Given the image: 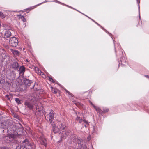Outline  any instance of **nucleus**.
<instances>
[{
	"label": "nucleus",
	"instance_id": "bb28decb",
	"mask_svg": "<svg viewBox=\"0 0 149 149\" xmlns=\"http://www.w3.org/2000/svg\"><path fill=\"white\" fill-rule=\"evenodd\" d=\"M51 89L53 93H54L55 94L57 93V91L56 89L52 87H51Z\"/></svg>",
	"mask_w": 149,
	"mask_h": 149
},
{
	"label": "nucleus",
	"instance_id": "f3484780",
	"mask_svg": "<svg viewBox=\"0 0 149 149\" xmlns=\"http://www.w3.org/2000/svg\"><path fill=\"white\" fill-rule=\"evenodd\" d=\"M93 132V133H97V127L96 125L93 126L92 127Z\"/></svg>",
	"mask_w": 149,
	"mask_h": 149
},
{
	"label": "nucleus",
	"instance_id": "39448f33",
	"mask_svg": "<svg viewBox=\"0 0 149 149\" xmlns=\"http://www.w3.org/2000/svg\"><path fill=\"white\" fill-rule=\"evenodd\" d=\"M76 120H77L79 121L80 123H83V124H84V125L86 127H87L88 125V123L87 121L81 119L79 117H77L76 118Z\"/></svg>",
	"mask_w": 149,
	"mask_h": 149
},
{
	"label": "nucleus",
	"instance_id": "58836bf2",
	"mask_svg": "<svg viewBox=\"0 0 149 149\" xmlns=\"http://www.w3.org/2000/svg\"><path fill=\"white\" fill-rule=\"evenodd\" d=\"M120 61H121V64H122V63H123L124 62V63H126V60H125V61H121V60H120Z\"/></svg>",
	"mask_w": 149,
	"mask_h": 149
},
{
	"label": "nucleus",
	"instance_id": "e433bc0d",
	"mask_svg": "<svg viewBox=\"0 0 149 149\" xmlns=\"http://www.w3.org/2000/svg\"><path fill=\"white\" fill-rule=\"evenodd\" d=\"M24 16H22L21 15H19V19H22V17H23Z\"/></svg>",
	"mask_w": 149,
	"mask_h": 149
},
{
	"label": "nucleus",
	"instance_id": "dca6fc26",
	"mask_svg": "<svg viewBox=\"0 0 149 149\" xmlns=\"http://www.w3.org/2000/svg\"><path fill=\"white\" fill-rule=\"evenodd\" d=\"M36 71L37 73L40 75L44 74L40 70H39L37 67L35 68Z\"/></svg>",
	"mask_w": 149,
	"mask_h": 149
},
{
	"label": "nucleus",
	"instance_id": "c03bdc74",
	"mask_svg": "<svg viewBox=\"0 0 149 149\" xmlns=\"http://www.w3.org/2000/svg\"><path fill=\"white\" fill-rule=\"evenodd\" d=\"M86 17H87V16L86 15ZM87 17H88V16H87ZM88 17L90 19H91H91H91V18H89V17Z\"/></svg>",
	"mask_w": 149,
	"mask_h": 149
},
{
	"label": "nucleus",
	"instance_id": "79ce46f5",
	"mask_svg": "<svg viewBox=\"0 0 149 149\" xmlns=\"http://www.w3.org/2000/svg\"><path fill=\"white\" fill-rule=\"evenodd\" d=\"M145 76L147 78H149V75H145Z\"/></svg>",
	"mask_w": 149,
	"mask_h": 149
},
{
	"label": "nucleus",
	"instance_id": "f704fd0d",
	"mask_svg": "<svg viewBox=\"0 0 149 149\" xmlns=\"http://www.w3.org/2000/svg\"><path fill=\"white\" fill-rule=\"evenodd\" d=\"M91 136L90 135H89L88 136V137H87V139L88 141H89L91 139Z\"/></svg>",
	"mask_w": 149,
	"mask_h": 149
},
{
	"label": "nucleus",
	"instance_id": "c85d7f7f",
	"mask_svg": "<svg viewBox=\"0 0 149 149\" xmlns=\"http://www.w3.org/2000/svg\"><path fill=\"white\" fill-rule=\"evenodd\" d=\"M108 111H109V109L108 108H105L103 109V111H102V113H106Z\"/></svg>",
	"mask_w": 149,
	"mask_h": 149
},
{
	"label": "nucleus",
	"instance_id": "7c9ffc66",
	"mask_svg": "<svg viewBox=\"0 0 149 149\" xmlns=\"http://www.w3.org/2000/svg\"><path fill=\"white\" fill-rule=\"evenodd\" d=\"M1 127L2 128H3V129H5L6 128V125H4L3 124H2L1 125Z\"/></svg>",
	"mask_w": 149,
	"mask_h": 149
},
{
	"label": "nucleus",
	"instance_id": "de8ad7c7",
	"mask_svg": "<svg viewBox=\"0 0 149 149\" xmlns=\"http://www.w3.org/2000/svg\"><path fill=\"white\" fill-rule=\"evenodd\" d=\"M2 49H1L0 48V52H1V50Z\"/></svg>",
	"mask_w": 149,
	"mask_h": 149
},
{
	"label": "nucleus",
	"instance_id": "b1692460",
	"mask_svg": "<svg viewBox=\"0 0 149 149\" xmlns=\"http://www.w3.org/2000/svg\"><path fill=\"white\" fill-rule=\"evenodd\" d=\"M49 81H51L52 82L56 83L57 84H58V82L56 80H54L52 78L49 77Z\"/></svg>",
	"mask_w": 149,
	"mask_h": 149
},
{
	"label": "nucleus",
	"instance_id": "f257e3e1",
	"mask_svg": "<svg viewBox=\"0 0 149 149\" xmlns=\"http://www.w3.org/2000/svg\"><path fill=\"white\" fill-rule=\"evenodd\" d=\"M24 104L30 109H32L34 106H35V107L37 110L38 107L39 106L38 105H41L40 103L38 102L37 99L32 97L31 98H29V99L26 100Z\"/></svg>",
	"mask_w": 149,
	"mask_h": 149
},
{
	"label": "nucleus",
	"instance_id": "a19ab883",
	"mask_svg": "<svg viewBox=\"0 0 149 149\" xmlns=\"http://www.w3.org/2000/svg\"><path fill=\"white\" fill-rule=\"evenodd\" d=\"M0 149H7L5 147H1L0 148Z\"/></svg>",
	"mask_w": 149,
	"mask_h": 149
},
{
	"label": "nucleus",
	"instance_id": "4468645a",
	"mask_svg": "<svg viewBox=\"0 0 149 149\" xmlns=\"http://www.w3.org/2000/svg\"><path fill=\"white\" fill-rule=\"evenodd\" d=\"M32 81L27 79H25L24 80V83L26 85L29 86L31 85Z\"/></svg>",
	"mask_w": 149,
	"mask_h": 149
},
{
	"label": "nucleus",
	"instance_id": "2f4dec72",
	"mask_svg": "<svg viewBox=\"0 0 149 149\" xmlns=\"http://www.w3.org/2000/svg\"><path fill=\"white\" fill-rule=\"evenodd\" d=\"M21 20L23 21L24 22H26V20L24 18V17H22V19Z\"/></svg>",
	"mask_w": 149,
	"mask_h": 149
},
{
	"label": "nucleus",
	"instance_id": "7ed1b4c3",
	"mask_svg": "<svg viewBox=\"0 0 149 149\" xmlns=\"http://www.w3.org/2000/svg\"><path fill=\"white\" fill-rule=\"evenodd\" d=\"M9 42L10 45L13 47H16L18 43L17 38L15 37L11 38L9 40Z\"/></svg>",
	"mask_w": 149,
	"mask_h": 149
},
{
	"label": "nucleus",
	"instance_id": "5701e85b",
	"mask_svg": "<svg viewBox=\"0 0 149 149\" xmlns=\"http://www.w3.org/2000/svg\"><path fill=\"white\" fill-rule=\"evenodd\" d=\"M91 20H92L95 23H96L97 25L100 26L102 28V29L103 30L105 31L106 33H108L110 35H111V34L109 32H108L104 28L102 27V26H101L100 24H99L98 23H97L95 21L91 19Z\"/></svg>",
	"mask_w": 149,
	"mask_h": 149
},
{
	"label": "nucleus",
	"instance_id": "c756f323",
	"mask_svg": "<svg viewBox=\"0 0 149 149\" xmlns=\"http://www.w3.org/2000/svg\"><path fill=\"white\" fill-rule=\"evenodd\" d=\"M140 0H137V3L138 4V8H139V13L140 12V7H139V4L140 3Z\"/></svg>",
	"mask_w": 149,
	"mask_h": 149
},
{
	"label": "nucleus",
	"instance_id": "cd10ccee",
	"mask_svg": "<svg viewBox=\"0 0 149 149\" xmlns=\"http://www.w3.org/2000/svg\"><path fill=\"white\" fill-rule=\"evenodd\" d=\"M15 100L16 102L18 104H20L21 103V100H20L18 98H16L15 99Z\"/></svg>",
	"mask_w": 149,
	"mask_h": 149
},
{
	"label": "nucleus",
	"instance_id": "f03ea898",
	"mask_svg": "<svg viewBox=\"0 0 149 149\" xmlns=\"http://www.w3.org/2000/svg\"><path fill=\"white\" fill-rule=\"evenodd\" d=\"M45 119L48 121L50 122V123H52V120L54 118V111L51 110L49 113L47 114L46 113H45Z\"/></svg>",
	"mask_w": 149,
	"mask_h": 149
},
{
	"label": "nucleus",
	"instance_id": "a211bd4d",
	"mask_svg": "<svg viewBox=\"0 0 149 149\" xmlns=\"http://www.w3.org/2000/svg\"><path fill=\"white\" fill-rule=\"evenodd\" d=\"M54 1L56 2V3H60V4H61L62 5H65V6H67L68 7H69V8H72V9H75L74 8H72V7H71L70 6H69L68 5H65V4H64L63 3H61L59 1H58V0H54Z\"/></svg>",
	"mask_w": 149,
	"mask_h": 149
},
{
	"label": "nucleus",
	"instance_id": "9d476101",
	"mask_svg": "<svg viewBox=\"0 0 149 149\" xmlns=\"http://www.w3.org/2000/svg\"><path fill=\"white\" fill-rule=\"evenodd\" d=\"M25 71V68L23 66H21L18 70L19 74L20 75H23Z\"/></svg>",
	"mask_w": 149,
	"mask_h": 149
},
{
	"label": "nucleus",
	"instance_id": "393cba45",
	"mask_svg": "<svg viewBox=\"0 0 149 149\" xmlns=\"http://www.w3.org/2000/svg\"><path fill=\"white\" fill-rule=\"evenodd\" d=\"M6 17V15L3 14V13L0 11V17L2 19Z\"/></svg>",
	"mask_w": 149,
	"mask_h": 149
},
{
	"label": "nucleus",
	"instance_id": "6e6552de",
	"mask_svg": "<svg viewBox=\"0 0 149 149\" xmlns=\"http://www.w3.org/2000/svg\"><path fill=\"white\" fill-rule=\"evenodd\" d=\"M11 30H8L6 31L4 33V38H7L9 37L11 35Z\"/></svg>",
	"mask_w": 149,
	"mask_h": 149
},
{
	"label": "nucleus",
	"instance_id": "473e14b6",
	"mask_svg": "<svg viewBox=\"0 0 149 149\" xmlns=\"http://www.w3.org/2000/svg\"><path fill=\"white\" fill-rule=\"evenodd\" d=\"M38 109H39V110H38L39 111H41V110H42L43 109V107L41 106L40 108L39 107H38Z\"/></svg>",
	"mask_w": 149,
	"mask_h": 149
},
{
	"label": "nucleus",
	"instance_id": "a18cd8bd",
	"mask_svg": "<svg viewBox=\"0 0 149 149\" xmlns=\"http://www.w3.org/2000/svg\"><path fill=\"white\" fill-rule=\"evenodd\" d=\"M86 17H87V16L86 15ZM87 17H88V16H87ZM88 17L90 19H91H91H91V18H89V17Z\"/></svg>",
	"mask_w": 149,
	"mask_h": 149
},
{
	"label": "nucleus",
	"instance_id": "37998d69",
	"mask_svg": "<svg viewBox=\"0 0 149 149\" xmlns=\"http://www.w3.org/2000/svg\"><path fill=\"white\" fill-rule=\"evenodd\" d=\"M86 17H87V16L86 15ZM87 17H88V16H87ZM88 17L90 19H91H91H91V18H89V17Z\"/></svg>",
	"mask_w": 149,
	"mask_h": 149
},
{
	"label": "nucleus",
	"instance_id": "c9c22d12",
	"mask_svg": "<svg viewBox=\"0 0 149 149\" xmlns=\"http://www.w3.org/2000/svg\"><path fill=\"white\" fill-rule=\"evenodd\" d=\"M65 91L67 93H68L69 95H71V93L70 92H69L68 91H67L66 89H65Z\"/></svg>",
	"mask_w": 149,
	"mask_h": 149
},
{
	"label": "nucleus",
	"instance_id": "0eeeda50",
	"mask_svg": "<svg viewBox=\"0 0 149 149\" xmlns=\"http://www.w3.org/2000/svg\"><path fill=\"white\" fill-rule=\"evenodd\" d=\"M73 142H76L79 145L82 142V141L81 138H76L75 136L73 137Z\"/></svg>",
	"mask_w": 149,
	"mask_h": 149
},
{
	"label": "nucleus",
	"instance_id": "aec40b11",
	"mask_svg": "<svg viewBox=\"0 0 149 149\" xmlns=\"http://www.w3.org/2000/svg\"><path fill=\"white\" fill-rule=\"evenodd\" d=\"M54 1L56 2V3H60V4H61L62 5H65V6H67L68 7H69V8H72V9H75L74 8H72V7H71L70 6H69L68 5H65V4H64L63 3H61L59 1H58V0H54Z\"/></svg>",
	"mask_w": 149,
	"mask_h": 149
},
{
	"label": "nucleus",
	"instance_id": "423d86ee",
	"mask_svg": "<svg viewBox=\"0 0 149 149\" xmlns=\"http://www.w3.org/2000/svg\"><path fill=\"white\" fill-rule=\"evenodd\" d=\"M52 125V126L53 131L55 133H57L59 132V133L60 132V130H59V128L56 126V125L53 123L51 124Z\"/></svg>",
	"mask_w": 149,
	"mask_h": 149
},
{
	"label": "nucleus",
	"instance_id": "09e8293b",
	"mask_svg": "<svg viewBox=\"0 0 149 149\" xmlns=\"http://www.w3.org/2000/svg\"><path fill=\"white\" fill-rule=\"evenodd\" d=\"M120 64V63H119V65Z\"/></svg>",
	"mask_w": 149,
	"mask_h": 149
},
{
	"label": "nucleus",
	"instance_id": "6ab92c4d",
	"mask_svg": "<svg viewBox=\"0 0 149 149\" xmlns=\"http://www.w3.org/2000/svg\"><path fill=\"white\" fill-rule=\"evenodd\" d=\"M54 1L56 2V3H60V4H61L62 5H65V6H67L68 7H69V8H72V9H75L74 8H72V7H71L70 6H69L68 5H65V4H64L63 3H61L59 1H58V0H54Z\"/></svg>",
	"mask_w": 149,
	"mask_h": 149
},
{
	"label": "nucleus",
	"instance_id": "49530a36",
	"mask_svg": "<svg viewBox=\"0 0 149 149\" xmlns=\"http://www.w3.org/2000/svg\"><path fill=\"white\" fill-rule=\"evenodd\" d=\"M9 137H8V136H7V137H6V138H9Z\"/></svg>",
	"mask_w": 149,
	"mask_h": 149
},
{
	"label": "nucleus",
	"instance_id": "412c9836",
	"mask_svg": "<svg viewBox=\"0 0 149 149\" xmlns=\"http://www.w3.org/2000/svg\"><path fill=\"white\" fill-rule=\"evenodd\" d=\"M54 1L56 2V3H60V4H61L62 5H65V6H67L68 7H69V8H72V9H75L74 8H72V7H71L70 6H69L68 5H65V4H64L63 3H61L59 1H58V0H54Z\"/></svg>",
	"mask_w": 149,
	"mask_h": 149
},
{
	"label": "nucleus",
	"instance_id": "72a5a7b5",
	"mask_svg": "<svg viewBox=\"0 0 149 149\" xmlns=\"http://www.w3.org/2000/svg\"><path fill=\"white\" fill-rule=\"evenodd\" d=\"M16 149H22V148L20 146H17Z\"/></svg>",
	"mask_w": 149,
	"mask_h": 149
},
{
	"label": "nucleus",
	"instance_id": "4be33fe9",
	"mask_svg": "<svg viewBox=\"0 0 149 149\" xmlns=\"http://www.w3.org/2000/svg\"><path fill=\"white\" fill-rule=\"evenodd\" d=\"M64 126H62L61 127H60V132H59V134L60 135V136L61 137V136L62 135V134L65 135V134H64L63 131L62 130L63 129H64Z\"/></svg>",
	"mask_w": 149,
	"mask_h": 149
},
{
	"label": "nucleus",
	"instance_id": "ddd939ff",
	"mask_svg": "<svg viewBox=\"0 0 149 149\" xmlns=\"http://www.w3.org/2000/svg\"><path fill=\"white\" fill-rule=\"evenodd\" d=\"M12 68L15 70H17L19 67L18 63L17 62H14L12 64Z\"/></svg>",
	"mask_w": 149,
	"mask_h": 149
},
{
	"label": "nucleus",
	"instance_id": "9b49d317",
	"mask_svg": "<svg viewBox=\"0 0 149 149\" xmlns=\"http://www.w3.org/2000/svg\"><path fill=\"white\" fill-rule=\"evenodd\" d=\"M63 132L64 134H65V135L62 134V135L61 136V139H65L70 134L69 130H65L63 131Z\"/></svg>",
	"mask_w": 149,
	"mask_h": 149
},
{
	"label": "nucleus",
	"instance_id": "2eb2a0df",
	"mask_svg": "<svg viewBox=\"0 0 149 149\" xmlns=\"http://www.w3.org/2000/svg\"><path fill=\"white\" fill-rule=\"evenodd\" d=\"M94 108L98 113L100 114H102V111L101 110L99 107L95 106Z\"/></svg>",
	"mask_w": 149,
	"mask_h": 149
},
{
	"label": "nucleus",
	"instance_id": "1a4fd4ad",
	"mask_svg": "<svg viewBox=\"0 0 149 149\" xmlns=\"http://www.w3.org/2000/svg\"><path fill=\"white\" fill-rule=\"evenodd\" d=\"M47 1H46V0H45V1L44 2H42V3H40L38 5H36L35 6H32V7H31L29 8H28L27 9H25L24 10V11H26V10H28L29 11H30L32 9H34L35 8H36V7H37V6H38L42 4V3H44L45 2H47Z\"/></svg>",
	"mask_w": 149,
	"mask_h": 149
},
{
	"label": "nucleus",
	"instance_id": "20e7f679",
	"mask_svg": "<svg viewBox=\"0 0 149 149\" xmlns=\"http://www.w3.org/2000/svg\"><path fill=\"white\" fill-rule=\"evenodd\" d=\"M22 143L25 148V149H32L33 148V145L31 143H29L27 139L24 140L22 142Z\"/></svg>",
	"mask_w": 149,
	"mask_h": 149
},
{
	"label": "nucleus",
	"instance_id": "8fccbe9b",
	"mask_svg": "<svg viewBox=\"0 0 149 149\" xmlns=\"http://www.w3.org/2000/svg\"><path fill=\"white\" fill-rule=\"evenodd\" d=\"M112 40H113V38H112Z\"/></svg>",
	"mask_w": 149,
	"mask_h": 149
},
{
	"label": "nucleus",
	"instance_id": "f8f14e48",
	"mask_svg": "<svg viewBox=\"0 0 149 149\" xmlns=\"http://www.w3.org/2000/svg\"><path fill=\"white\" fill-rule=\"evenodd\" d=\"M40 142L42 144L44 145L45 146H47V140L45 138L43 137H41L40 139Z\"/></svg>",
	"mask_w": 149,
	"mask_h": 149
},
{
	"label": "nucleus",
	"instance_id": "ea45409f",
	"mask_svg": "<svg viewBox=\"0 0 149 149\" xmlns=\"http://www.w3.org/2000/svg\"><path fill=\"white\" fill-rule=\"evenodd\" d=\"M90 104H91V105L94 107H95V105H94L93 103L92 102H90Z\"/></svg>",
	"mask_w": 149,
	"mask_h": 149
},
{
	"label": "nucleus",
	"instance_id": "a878e982",
	"mask_svg": "<svg viewBox=\"0 0 149 149\" xmlns=\"http://www.w3.org/2000/svg\"><path fill=\"white\" fill-rule=\"evenodd\" d=\"M13 53L14 55H18L19 54V52L17 50H14L13 52Z\"/></svg>",
	"mask_w": 149,
	"mask_h": 149
},
{
	"label": "nucleus",
	"instance_id": "4c0bfd02",
	"mask_svg": "<svg viewBox=\"0 0 149 149\" xmlns=\"http://www.w3.org/2000/svg\"><path fill=\"white\" fill-rule=\"evenodd\" d=\"M11 73L13 75V76H14L15 75V72L14 71H13L11 72Z\"/></svg>",
	"mask_w": 149,
	"mask_h": 149
}]
</instances>
